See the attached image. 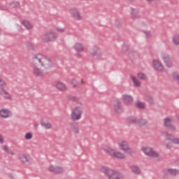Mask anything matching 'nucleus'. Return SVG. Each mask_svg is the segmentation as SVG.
I'll use <instances>...</instances> for the list:
<instances>
[{
	"label": "nucleus",
	"mask_w": 179,
	"mask_h": 179,
	"mask_svg": "<svg viewBox=\"0 0 179 179\" xmlns=\"http://www.w3.org/2000/svg\"><path fill=\"white\" fill-rule=\"evenodd\" d=\"M3 150H4V152H6V153H8V155H15V152L10 150V149H9V147H8V145H3Z\"/></svg>",
	"instance_id": "27"
},
{
	"label": "nucleus",
	"mask_w": 179,
	"mask_h": 179,
	"mask_svg": "<svg viewBox=\"0 0 179 179\" xmlns=\"http://www.w3.org/2000/svg\"><path fill=\"white\" fill-rule=\"evenodd\" d=\"M72 131L74 134H79V127H73Z\"/></svg>",
	"instance_id": "36"
},
{
	"label": "nucleus",
	"mask_w": 179,
	"mask_h": 179,
	"mask_svg": "<svg viewBox=\"0 0 179 179\" xmlns=\"http://www.w3.org/2000/svg\"><path fill=\"white\" fill-rule=\"evenodd\" d=\"M101 173H103L108 179H124V175L117 170H114L106 166L100 168Z\"/></svg>",
	"instance_id": "2"
},
{
	"label": "nucleus",
	"mask_w": 179,
	"mask_h": 179,
	"mask_svg": "<svg viewBox=\"0 0 179 179\" xmlns=\"http://www.w3.org/2000/svg\"><path fill=\"white\" fill-rule=\"evenodd\" d=\"M168 173L172 176H177V174H179V171L176 169H168Z\"/></svg>",
	"instance_id": "31"
},
{
	"label": "nucleus",
	"mask_w": 179,
	"mask_h": 179,
	"mask_svg": "<svg viewBox=\"0 0 179 179\" xmlns=\"http://www.w3.org/2000/svg\"><path fill=\"white\" fill-rule=\"evenodd\" d=\"M117 145L118 148L120 149V150H122L124 153H129L131 155V153H133L132 148L129 147V143H128V141L125 140H119L117 142Z\"/></svg>",
	"instance_id": "6"
},
{
	"label": "nucleus",
	"mask_w": 179,
	"mask_h": 179,
	"mask_svg": "<svg viewBox=\"0 0 179 179\" xmlns=\"http://www.w3.org/2000/svg\"><path fill=\"white\" fill-rule=\"evenodd\" d=\"M41 125L43 128H45V129H51V128H52V126L48 121H42Z\"/></svg>",
	"instance_id": "25"
},
{
	"label": "nucleus",
	"mask_w": 179,
	"mask_h": 179,
	"mask_svg": "<svg viewBox=\"0 0 179 179\" xmlns=\"http://www.w3.org/2000/svg\"><path fill=\"white\" fill-rule=\"evenodd\" d=\"M127 48H128V46L124 45V46L122 47L123 51H127Z\"/></svg>",
	"instance_id": "41"
},
{
	"label": "nucleus",
	"mask_w": 179,
	"mask_h": 179,
	"mask_svg": "<svg viewBox=\"0 0 179 179\" xmlns=\"http://www.w3.org/2000/svg\"><path fill=\"white\" fill-rule=\"evenodd\" d=\"M89 52L90 55H91L92 58H95L96 59L100 58L103 55V51L97 47L92 48L90 50Z\"/></svg>",
	"instance_id": "11"
},
{
	"label": "nucleus",
	"mask_w": 179,
	"mask_h": 179,
	"mask_svg": "<svg viewBox=\"0 0 179 179\" xmlns=\"http://www.w3.org/2000/svg\"><path fill=\"white\" fill-rule=\"evenodd\" d=\"M161 59H162L165 66H167V68H171V66H173V62H171V59L170 58L169 54L162 53Z\"/></svg>",
	"instance_id": "14"
},
{
	"label": "nucleus",
	"mask_w": 179,
	"mask_h": 179,
	"mask_svg": "<svg viewBox=\"0 0 179 179\" xmlns=\"http://www.w3.org/2000/svg\"><path fill=\"white\" fill-rule=\"evenodd\" d=\"M173 79H175V80H178V82H179V74L177 73H174L173 74Z\"/></svg>",
	"instance_id": "34"
},
{
	"label": "nucleus",
	"mask_w": 179,
	"mask_h": 179,
	"mask_svg": "<svg viewBox=\"0 0 179 179\" xmlns=\"http://www.w3.org/2000/svg\"><path fill=\"white\" fill-rule=\"evenodd\" d=\"M33 73L36 76H44L47 70L52 68V62L42 54L35 55L31 59Z\"/></svg>",
	"instance_id": "1"
},
{
	"label": "nucleus",
	"mask_w": 179,
	"mask_h": 179,
	"mask_svg": "<svg viewBox=\"0 0 179 179\" xmlns=\"http://www.w3.org/2000/svg\"><path fill=\"white\" fill-rule=\"evenodd\" d=\"M121 100L125 104H132V103H134V98H132L131 95L128 94L122 95Z\"/></svg>",
	"instance_id": "18"
},
{
	"label": "nucleus",
	"mask_w": 179,
	"mask_h": 179,
	"mask_svg": "<svg viewBox=\"0 0 179 179\" xmlns=\"http://www.w3.org/2000/svg\"><path fill=\"white\" fill-rule=\"evenodd\" d=\"M134 13H136V10H134Z\"/></svg>",
	"instance_id": "44"
},
{
	"label": "nucleus",
	"mask_w": 179,
	"mask_h": 179,
	"mask_svg": "<svg viewBox=\"0 0 179 179\" xmlns=\"http://www.w3.org/2000/svg\"><path fill=\"white\" fill-rule=\"evenodd\" d=\"M0 34H1V29H0Z\"/></svg>",
	"instance_id": "45"
},
{
	"label": "nucleus",
	"mask_w": 179,
	"mask_h": 179,
	"mask_svg": "<svg viewBox=\"0 0 179 179\" xmlns=\"http://www.w3.org/2000/svg\"><path fill=\"white\" fill-rule=\"evenodd\" d=\"M56 169H57V166H54V165H50L48 167V171H50V173H55Z\"/></svg>",
	"instance_id": "32"
},
{
	"label": "nucleus",
	"mask_w": 179,
	"mask_h": 179,
	"mask_svg": "<svg viewBox=\"0 0 179 179\" xmlns=\"http://www.w3.org/2000/svg\"><path fill=\"white\" fill-rule=\"evenodd\" d=\"M61 173H64V168L61 166H56L55 174H61Z\"/></svg>",
	"instance_id": "30"
},
{
	"label": "nucleus",
	"mask_w": 179,
	"mask_h": 179,
	"mask_svg": "<svg viewBox=\"0 0 179 179\" xmlns=\"http://www.w3.org/2000/svg\"><path fill=\"white\" fill-rule=\"evenodd\" d=\"M27 47L28 50H34V45H33V43H27Z\"/></svg>",
	"instance_id": "33"
},
{
	"label": "nucleus",
	"mask_w": 179,
	"mask_h": 179,
	"mask_svg": "<svg viewBox=\"0 0 179 179\" xmlns=\"http://www.w3.org/2000/svg\"><path fill=\"white\" fill-rule=\"evenodd\" d=\"M82 115H83V108L82 106H75L71 109L70 117L72 121L82 120Z\"/></svg>",
	"instance_id": "4"
},
{
	"label": "nucleus",
	"mask_w": 179,
	"mask_h": 179,
	"mask_svg": "<svg viewBox=\"0 0 179 179\" xmlns=\"http://www.w3.org/2000/svg\"><path fill=\"white\" fill-rule=\"evenodd\" d=\"M33 138V134L31 133H27L25 134V139H31Z\"/></svg>",
	"instance_id": "35"
},
{
	"label": "nucleus",
	"mask_w": 179,
	"mask_h": 179,
	"mask_svg": "<svg viewBox=\"0 0 179 179\" xmlns=\"http://www.w3.org/2000/svg\"><path fill=\"white\" fill-rule=\"evenodd\" d=\"M102 149L108 153V155L111 156V157H113V159H117L118 160H124V159H127L125 154L111 147L103 145Z\"/></svg>",
	"instance_id": "3"
},
{
	"label": "nucleus",
	"mask_w": 179,
	"mask_h": 179,
	"mask_svg": "<svg viewBox=\"0 0 179 179\" xmlns=\"http://www.w3.org/2000/svg\"><path fill=\"white\" fill-rule=\"evenodd\" d=\"M173 117H166L164 120V125L169 128L171 131H176V128L173 125Z\"/></svg>",
	"instance_id": "15"
},
{
	"label": "nucleus",
	"mask_w": 179,
	"mask_h": 179,
	"mask_svg": "<svg viewBox=\"0 0 179 179\" xmlns=\"http://www.w3.org/2000/svg\"><path fill=\"white\" fill-rule=\"evenodd\" d=\"M81 83H83V80H81Z\"/></svg>",
	"instance_id": "43"
},
{
	"label": "nucleus",
	"mask_w": 179,
	"mask_h": 179,
	"mask_svg": "<svg viewBox=\"0 0 179 179\" xmlns=\"http://www.w3.org/2000/svg\"><path fill=\"white\" fill-rule=\"evenodd\" d=\"M54 87L59 90V92H66L68 90V86L62 81L57 80L54 83Z\"/></svg>",
	"instance_id": "13"
},
{
	"label": "nucleus",
	"mask_w": 179,
	"mask_h": 179,
	"mask_svg": "<svg viewBox=\"0 0 179 179\" xmlns=\"http://www.w3.org/2000/svg\"><path fill=\"white\" fill-rule=\"evenodd\" d=\"M137 78H138V79H141V80H146L147 79L146 75L141 72L137 74Z\"/></svg>",
	"instance_id": "28"
},
{
	"label": "nucleus",
	"mask_w": 179,
	"mask_h": 179,
	"mask_svg": "<svg viewBox=\"0 0 179 179\" xmlns=\"http://www.w3.org/2000/svg\"><path fill=\"white\" fill-rule=\"evenodd\" d=\"M0 117L1 118H9V117H12V112L8 109H0Z\"/></svg>",
	"instance_id": "20"
},
{
	"label": "nucleus",
	"mask_w": 179,
	"mask_h": 179,
	"mask_svg": "<svg viewBox=\"0 0 179 179\" xmlns=\"http://www.w3.org/2000/svg\"><path fill=\"white\" fill-rule=\"evenodd\" d=\"M141 150L145 156L148 157H159V152H156L152 148L149 146H143L141 147Z\"/></svg>",
	"instance_id": "8"
},
{
	"label": "nucleus",
	"mask_w": 179,
	"mask_h": 179,
	"mask_svg": "<svg viewBox=\"0 0 179 179\" xmlns=\"http://www.w3.org/2000/svg\"><path fill=\"white\" fill-rule=\"evenodd\" d=\"M57 37H58L57 33H55L54 31H50L46 34H43L41 36V39L43 41H54Z\"/></svg>",
	"instance_id": "10"
},
{
	"label": "nucleus",
	"mask_w": 179,
	"mask_h": 179,
	"mask_svg": "<svg viewBox=\"0 0 179 179\" xmlns=\"http://www.w3.org/2000/svg\"><path fill=\"white\" fill-rule=\"evenodd\" d=\"M69 13L73 20H76V22H80V20H83V15L79 8L73 7L70 8Z\"/></svg>",
	"instance_id": "7"
},
{
	"label": "nucleus",
	"mask_w": 179,
	"mask_h": 179,
	"mask_svg": "<svg viewBox=\"0 0 179 179\" xmlns=\"http://www.w3.org/2000/svg\"><path fill=\"white\" fill-rule=\"evenodd\" d=\"M73 48L77 52H83V51H85V48H83V45L80 43H76Z\"/></svg>",
	"instance_id": "22"
},
{
	"label": "nucleus",
	"mask_w": 179,
	"mask_h": 179,
	"mask_svg": "<svg viewBox=\"0 0 179 179\" xmlns=\"http://www.w3.org/2000/svg\"><path fill=\"white\" fill-rule=\"evenodd\" d=\"M165 136L166 138V141L165 142V146H166V148H171L172 143L179 145V138L173 137V135L168 133H165ZM167 141H170L171 143H169Z\"/></svg>",
	"instance_id": "9"
},
{
	"label": "nucleus",
	"mask_w": 179,
	"mask_h": 179,
	"mask_svg": "<svg viewBox=\"0 0 179 179\" xmlns=\"http://www.w3.org/2000/svg\"><path fill=\"white\" fill-rule=\"evenodd\" d=\"M21 24L25 27L27 30H31L34 27L33 24H31L29 20H22L21 22Z\"/></svg>",
	"instance_id": "21"
},
{
	"label": "nucleus",
	"mask_w": 179,
	"mask_h": 179,
	"mask_svg": "<svg viewBox=\"0 0 179 179\" xmlns=\"http://www.w3.org/2000/svg\"><path fill=\"white\" fill-rule=\"evenodd\" d=\"M172 43L174 45H179V35H174L172 38Z\"/></svg>",
	"instance_id": "26"
},
{
	"label": "nucleus",
	"mask_w": 179,
	"mask_h": 179,
	"mask_svg": "<svg viewBox=\"0 0 179 179\" xmlns=\"http://www.w3.org/2000/svg\"><path fill=\"white\" fill-rule=\"evenodd\" d=\"M147 1V2H152V1H153V0H146Z\"/></svg>",
	"instance_id": "42"
},
{
	"label": "nucleus",
	"mask_w": 179,
	"mask_h": 179,
	"mask_svg": "<svg viewBox=\"0 0 179 179\" xmlns=\"http://www.w3.org/2000/svg\"><path fill=\"white\" fill-rule=\"evenodd\" d=\"M19 159L22 163H33L31 157L28 155L22 154L19 155Z\"/></svg>",
	"instance_id": "17"
},
{
	"label": "nucleus",
	"mask_w": 179,
	"mask_h": 179,
	"mask_svg": "<svg viewBox=\"0 0 179 179\" xmlns=\"http://www.w3.org/2000/svg\"><path fill=\"white\" fill-rule=\"evenodd\" d=\"M144 34H145L146 37H150V36H152V34H150V31H144Z\"/></svg>",
	"instance_id": "38"
},
{
	"label": "nucleus",
	"mask_w": 179,
	"mask_h": 179,
	"mask_svg": "<svg viewBox=\"0 0 179 179\" xmlns=\"http://www.w3.org/2000/svg\"><path fill=\"white\" fill-rule=\"evenodd\" d=\"M134 86H136V87H139V86H141V81H139V80H138V78L134 76H130Z\"/></svg>",
	"instance_id": "24"
},
{
	"label": "nucleus",
	"mask_w": 179,
	"mask_h": 179,
	"mask_svg": "<svg viewBox=\"0 0 179 179\" xmlns=\"http://www.w3.org/2000/svg\"><path fill=\"white\" fill-rule=\"evenodd\" d=\"M113 110L115 112L117 113V114H121L122 113V106L121 105V101L116 100L113 103Z\"/></svg>",
	"instance_id": "16"
},
{
	"label": "nucleus",
	"mask_w": 179,
	"mask_h": 179,
	"mask_svg": "<svg viewBox=\"0 0 179 179\" xmlns=\"http://www.w3.org/2000/svg\"><path fill=\"white\" fill-rule=\"evenodd\" d=\"M152 67L157 72H164V66L159 59H154L152 61Z\"/></svg>",
	"instance_id": "12"
},
{
	"label": "nucleus",
	"mask_w": 179,
	"mask_h": 179,
	"mask_svg": "<svg viewBox=\"0 0 179 179\" xmlns=\"http://www.w3.org/2000/svg\"><path fill=\"white\" fill-rule=\"evenodd\" d=\"M128 122L129 124H136V122L138 124V125H145L146 124V120L142 119L140 120H136V117H130L128 119Z\"/></svg>",
	"instance_id": "19"
},
{
	"label": "nucleus",
	"mask_w": 179,
	"mask_h": 179,
	"mask_svg": "<svg viewBox=\"0 0 179 179\" xmlns=\"http://www.w3.org/2000/svg\"><path fill=\"white\" fill-rule=\"evenodd\" d=\"M57 30L59 31V33H64V31H65L64 28H57Z\"/></svg>",
	"instance_id": "39"
},
{
	"label": "nucleus",
	"mask_w": 179,
	"mask_h": 179,
	"mask_svg": "<svg viewBox=\"0 0 179 179\" xmlns=\"http://www.w3.org/2000/svg\"><path fill=\"white\" fill-rule=\"evenodd\" d=\"M0 143H3V137L0 134Z\"/></svg>",
	"instance_id": "40"
},
{
	"label": "nucleus",
	"mask_w": 179,
	"mask_h": 179,
	"mask_svg": "<svg viewBox=\"0 0 179 179\" xmlns=\"http://www.w3.org/2000/svg\"><path fill=\"white\" fill-rule=\"evenodd\" d=\"M71 85H73V86L74 87H76V86L78 85V81H76V80H71Z\"/></svg>",
	"instance_id": "37"
},
{
	"label": "nucleus",
	"mask_w": 179,
	"mask_h": 179,
	"mask_svg": "<svg viewBox=\"0 0 179 179\" xmlns=\"http://www.w3.org/2000/svg\"><path fill=\"white\" fill-rule=\"evenodd\" d=\"M5 87H6V83L2 78L0 77V94L2 96L4 99H6L7 100H12V95L5 90Z\"/></svg>",
	"instance_id": "5"
},
{
	"label": "nucleus",
	"mask_w": 179,
	"mask_h": 179,
	"mask_svg": "<svg viewBox=\"0 0 179 179\" xmlns=\"http://www.w3.org/2000/svg\"><path fill=\"white\" fill-rule=\"evenodd\" d=\"M136 107H137V108H145V103L143 102L137 101L136 102Z\"/></svg>",
	"instance_id": "29"
},
{
	"label": "nucleus",
	"mask_w": 179,
	"mask_h": 179,
	"mask_svg": "<svg viewBox=\"0 0 179 179\" xmlns=\"http://www.w3.org/2000/svg\"><path fill=\"white\" fill-rule=\"evenodd\" d=\"M130 171H131V173H134V174H141V169L135 165H132L130 166Z\"/></svg>",
	"instance_id": "23"
}]
</instances>
